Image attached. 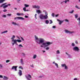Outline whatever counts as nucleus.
I'll return each mask as SVG.
<instances>
[{
    "mask_svg": "<svg viewBox=\"0 0 80 80\" xmlns=\"http://www.w3.org/2000/svg\"><path fill=\"white\" fill-rule=\"evenodd\" d=\"M18 74L19 75V76H22V71L21 70H19Z\"/></svg>",
    "mask_w": 80,
    "mask_h": 80,
    "instance_id": "nucleus-12",
    "label": "nucleus"
},
{
    "mask_svg": "<svg viewBox=\"0 0 80 80\" xmlns=\"http://www.w3.org/2000/svg\"><path fill=\"white\" fill-rule=\"evenodd\" d=\"M77 20L78 21V25L80 26V18H78L77 19Z\"/></svg>",
    "mask_w": 80,
    "mask_h": 80,
    "instance_id": "nucleus-15",
    "label": "nucleus"
},
{
    "mask_svg": "<svg viewBox=\"0 0 80 80\" xmlns=\"http://www.w3.org/2000/svg\"><path fill=\"white\" fill-rule=\"evenodd\" d=\"M75 43H76V44H78V41L77 40L75 41Z\"/></svg>",
    "mask_w": 80,
    "mask_h": 80,
    "instance_id": "nucleus-48",
    "label": "nucleus"
},
{
    "mask_svg": "<svg viewBox=\"0 0 80 80\" xmlns=\"http://www.w3.org/2000/svg\"><path fill=\"white\" fill-rule=\"evenodd\" d=\"M64 67H65V70H67V69H68V67H67V65H66Z\"/></svg>",
    "mask_w": 80,
    "mask_h": 80,
    "instance_id": "nucleus-41",
    "label": "nucleus"
},
{
    "mask_svg": "<svg viewBox=\"0 0 80 80\" xmlns=\"http://www.w3.org/2000/svg\"><path fill=\"white\" fill-rule=\"evenodd\" d=\"M18 46L20 47H23V46L22 44H19Z\"/></svg>",
    "mask_w": 80,
    "mask_h": 80,
    "instance_id": "nucleus-45",
    "label": "nucleus"
},
{
    "mask_svg": "<svg viewBox=\"0 0 80 80\" xmlns=\"http://www.w3.org/2000/svg\"><path fill=\"white\" fill-rule=\"evenodd\" d=\"M57 20L58 22H59V25H61L62 24V23H63V22H64V20L61 21L58 19H57Z\"/></svg>",
    "mask_w": 80,
    "mask_h": 80,
    "instance_id": "nucleus-13",
    "label": "nucleus"
},
{
    "mask_svg": "<svg viewBox=\"0 0 80 80\" xmlns=\"http://www.w3.org/2000/svg\"><path fill=\"white\" fill-rule=\"evenodd\" d=\"M74 12V10H72L71 11L69 12V13H71V14H72V13H73Z\"/></svg>",
    "mask_w": 80,
    "mask_h": 80,
    "instance_id": "nucleus-30",
    "label": "nucleus"
},
{
    "mask_svg": "<svg viewBox=\"0 0 80 80\" xmlns=\"http://www.w3.org/2000/svg\"><path fill=\"white\" fill-rule=\"evenodd\" d=\"M46 24H48L49 23V21L48 20H46L45 21Z\"/></svg>",
    "mask_w": 80,
    "mask_h": 80,
    "instance_id": "nucleus-25",
    "label": "nucleus"
},
{
    "mask_svg": "<svg viewBox=\"0 0 80 80\" xmlns=\"http://www.w3.org/2000/svg\"><path fill=\"white\" fill-rule=\"evenodd\" d=\"M24 15V14H23V13H20V15H23V16Z\"/></svg>",
    "mask_w": 80,
    "mask_h": 80,
    "instance_id": "nucleus-52",
    "label": "nucleus"
},
{
    "mask_svg": "<svg viewBox=\"0 0 80 80\" xmlns=\"http://www.w3.org/2000/svg\"><path fill=\"white\" fill-rule=\"evenodd\" d=\"M4 4V5H7V2L3 3Z\"/></svg>",
    "mask_w": 80,
    "mask_h": 80,
    "instance_id": "nucleus-60",
    "label": "nucleus"
},
{
    "mask_svg": "<svg viewBox=\"0 0 80 80\" xmlns=\"http://www.w3.org/2000/svg\"><path fill=\"white\" fill-rule=\"evenodd\" d=\"M4 4H2L0 6V7L1 8H2V7H3H3H4Z\"/></svg>",
    "mask_w": 80,
    "mask_h": 80,
    "instance_id": "nucleus-31",
    "label": "nucleus"
},
{
    "mask_svg": "<svg viewBox=\"0 0 80 80\" xmlns=\"http://www.w3.org/2000/svg\"><path fill=\"white\" fill-rule=\"evenodd\" d=\"M49 49V48L48 47H47L46 48V50H48Z\"/></svg>",
    "mask_w": 80,
    "mask_h": 80,
    "instance_id": "nucleus-46",
    "label": "nucleus"
},
{
    "mask_svg": "<svg viewBox=\"0 0 80 80\" xmlns=\"http://www.w3.org/2000/svg\"><path fill=\"white\" fill-rule=\"evenodd\" d=\"M5 0H0V3H3Z\"/></svg>",
    "mask_w": 80,
    "mask_h": 80,
    "instance_id": "nucleus-19",
    "label": "nucleus"
},
{
    "mask_svg": "<svg viewBox=\"0 0 80 80\" xmlns=\"http://www.w3.org/2000/svg\"><path fill=\"white\" fill-rule=\"evenodd\" d=\"M72 49L73 50H74V51H75V52H79V50H80V49H79L78 47L77 46H75L73 47Z\"/></svg>",
    "mask_w": 80,
    "mask_h": 80,
    "instance_id": "nucleus-3",
    "label": "nucleus"
},
{
    "mask_svg": "<svg viewBox=\"0 0 80 80\" xmlns=\"http://www.w3.org/2000/svg\"><path fill=\"white\" fill-rule=\"evenodd\" d=\"M73 80H77V78H74Z\"/></svg>",
    "mask_w": 80,
    "mask_h": 80,
    "instance_id": "nucleus-61",
    "label": "nucleus"
},
{
    "mask_svg": "<svg viewBox=\"0 0 80 80\" xmlns=\"http://www.w3.org/2000/svg\"><path fill=\"white\" fill-rule=\"evenodd\" d=\"M7 16L10 17V16H12V14H7Z\"/></svg>",
    "mask_w": 80,
    "mask_h": 80,
    "instance_id": "nucleus-42",
    "label": "nucleus"
},
{
    "mask_svg": "<svg viewBox=\"0 0 80 80\" xmlns=\"http://www.w3.org/2000/svg\"><path fill=\"white\" fill-rule=\"evenodd\" d=\"M55 65H56V66L57 68H58V64H57V63H55Z\"/></svg>",
    "mask_w": 80,
    "mask_h": 80,
    "instance_id": "nucleus-32",
    "label": "nucleus"
},
{
    "mask_svg": "<svg viewBox=\"0 0 80 80\" xmlns=\"http://www.w3.org/2000/svg\"><path fill=\"white\" fill-rule=\"evenodd\" d=\"M66 66V64H61V67H65V66Z\"/></svg>",
    "mask_w": 80,
    "mask_h": 80,
    "instance_id": "nucleus-23",
    "label": "nucleus"
},
{
    "mask_svg": "<svg viewBox=\"0 0 80 80\" xmlns=\"http://www.w3.org/2000/svg\"><path fill=\"white\" fill-rule=\"evenodd\" d=\"M20 37L21 38V40H22V41H24V39L23 38H22V37Z\"/></svg>",
    "mask_w": 80,
    "mask_h": 80,
    "instance_id": "nucleus-43",
    "label": "nucleus"
},
{
    "mask_svg": "<svg viewBox=\"0 0 80 80\" xmlns=\"http://www.w3.org/2000/svg\"><path fill=\"white\" fill-rule=\"evenodd\" d=\"M37 58V55H36V54L34 55L33 56V58L35 59V58Z\"/></svg>",
    "mask_w": 80,
    "mask_h": 80,
    "instance_id": "nucleus-27",
    "label": "nucleus"
},
{
    "mask_svg": "<svg viewBox=\"0 0 80 80\" xmlns=\"http://www.w3.org/2000/svg\"><path fill=\"white\" fill-rule=\"evenodd\" d=\"M12 46H14L15 44H16V45H18V43L17 42V41H16V40L14 41L13 42H12Z\"/></svg>",
    "mask_w": 80,
    "mask_h": 80,
    "instance_id": "nucleus-8",
    "label": "nucleus"
},
{
    "mask_svg": "<svg viewBox=\"0 0 80 80\" xmlns=\"http://www.w3.org/2000/svg\"><path fill=\"white\" fill-rule=\"evenodd\" d=\"M54 13H52V17H55V16H54Z\"/></svg>",
    "mask_w": 80,
    "mask_h": 80,
    "instance_id": "nucleus-47",
    "label": "nucleus"
},
{
    "mask_svg": "<svg viewBox=\"0 0 80 80\" xmlns=\"http://www.w3.org/2000/svg\"><path fill=\"white\" fill-rule=\"evenodd\" d=\"M66 55H67L68 56V58H71V57H72L70 55L68 54V53H67V52H66Z\"/></svg>",
    "mask_w": 80,
    "mask_h": 80,
    "instance_id": "nucleus-21",
    "label": "nucleus"
},
{
    "mask_svg": "<svg viewBox=\"0 0 80 80\" xmlns=\"http://www.w3.org/2000/svg\"><path fill=\"white\" fill-rule=\"evenodd\" d=\"M15 41L18 42L19 43H20V42H22V40L20 39H15Z\"/></svg>",
    "mask_w": 80,
    "mask_h": 80,
    "instance_id": "nucleus-18",
    "label": "nucleus"
},
{
    "mask_svg": "<svg viewBox=\"0 0 80 80\" xmlns=\"http://www.w3.org/2000/svg\"><path fill=\"white\" fill-rule=\"evenodd\" d=\"M59 15L58 14H57L56 15H55L56 17H58V16Z\"/></svg>",
    "mask_w": 80,
    "mask_h": 80,
    "instance_id": "nucleus-62",
    "label": "nucleus"
},
{
    "mask_svg": "<svg viewBox=\"0 0 80 80\" xmlns=\"http://www.w3.org/2000/svg\"><path fill=\"white\" fill-rule=\"evenodd\" d=\"M20 61L21 65H23L24 64V63H23V59L21 58L20 59Z\"/></svg>",
    "mask_w": 80,
    "mask_h": 80,
    "instance_id": "nucleus-17",
    "label": "nucleus"
},
{
    "mask_svg": "<svg viewBox=\"0 0 80 80\" xmlns=\"http://www.w3.org/2000/svg\"><path fill=\"white\" fill-rule=\"evenodd\" d=\"M3 65L2 64H0V68L2 69V68H3Z\"/></svg>",
    "mask_w": 80,
    "mask_h": 80,
    "instance_id": "nucleus-28",
    "label": "nucleus"
},
{
    "mask_svg": "<svg viewBox=\"0 0 80 80\" xmlns=\"http://www.w3.org/2000/svg\"><path fill=\"white\" fill-rule=\"evenodd\" d=\"M17 15H18V16H20V13H17L16 14Z\"/></svg>",
    "mask_w": 80,
    "mask_h": 80,
    "instance_id": "nucleus-38",
    "label": "nucleus"
},
{
    "mask_svg": "<svg viewBox=\"0 0 80 80\" xmlns=\"http://www.w3.org/2000/svg\"><path fill=\"white\" fill-rule=\"evenodd\" d=\"M15 38V36L14 35H13L12 37L11 38V39L12 40L11 41L12 42L15 41V39H14Z\"/></svg>",
    "mask_w": 80,
    "mask_h": 80,
    "instance_id": "nucleus-11",
    "label": "nucleus"
},
{
    "mask_svg": "<svg viewBox=\"0 0 80 80\" xmlns=\"http://www.w3.org/2000/svg\"><path fill=\"white\" fill-rule=\"evenodd\" d=\"M3 80H7L8 79V78L6 76H4L3 78Z\"/></svg>",
    "mask_w": 80,
    "mask_h": 80,
    "instance_id": "nucleus-16",
    "label": "nucleus"
},
{
    "mask_svg": "<svg viewBox=\"0 0 80 80\" xmlns=\"http://www.w3.org/2000/svg\"><path fill=\"white\" fill-rule=\"evenodd\" d=\"M60 51H59V50H58L57 51V52H56L57 54H60Z\"/></svg>",
    "mask_w": 80,
    "mask_h": 80,
    "instance_id": "nucleus-29",
    "label": "nucleus"
},
{
    "mask_svg": "<svg viewBox=\"0 0 80 80\" xmlns=\"http://www.w3.org/2000/svg\"><path fill=\"white\" fill-rule=\"evenodd\" d=\"M19 68H20L21 69H22V70H23V67H22V66H19Z\"/></svg>",
    "mask_w": 80,
    "mask_h": 80,
    "instance_id": "nucleus-37",
    "label": "nucleus"
},
{
    "mask_svg": "<svg viewBox=\"0 0 80 80\" xmlns=\"http://www.w3.org/2000/svg\"><path fill=\"white\" fill-rule=\"evenodd\" d=\"M42 77H43V76H39L38 77V78H42Z\"/></svg>",
    "mask_w": 80,
    "mask_h": 80,
    "instance_id": "nucleus-50",
    "label": "nucleus"
},
{
    "mask_svg": "<svg viewBox=\"0 0 80 80\" xmlns=\"http://www.w3.org/2000/svg\"><path fill=\"white\" fill-rule=\"evenodd\" d=\"M23 10L24 11V12H27V11L26 10V8L24 7L23 8Z\"/></svg>",
    "mask_w": 80,
    "mask_h": 80,
    "instance_id": "nucleus-36",
    "label": "nucleus"
},
{
    "mask_svg": "<svg viewBox=\"0 0 80 80\" xmlns=\"http://www.w3.org/2000/svg\"><path fill=\"white\" fill-rule=\"evenodd\" d=\"M56 28V27L55 26H53V27H52V28Z\"/></svg>",
    "mask_w": 80,
    "mask_h": 80,
    "instance_id": "nucleus-53",
    "label": "nucleus"
},
{
    "mask_svg": "<svg viewBox=\"0 0 80 80\" xmlns=\"http://www.w3.org/2000/svg\"><path fill=\"white\" fill-rule=\"evenodd\" d=\"M25 18H28V16L26 15L25 16Z\"/></svg>",
    "mask_w": 80,
    "mask_h": 80,
    "instance_id": "nucleus-56",
    "label": "nucleus"
},
{
    "mask_svg": "<svg viewBox=\"0 0 80 80\" xmlns=\"http://www.w3.org/2000/svg\"><path fill=\"white\" fill-rule=\"evenodd\" d=\"M75 18H78V15L77 14L75 15Z\"/></svg>",
    "mask_w": 80,
    "mask_h": 80,
    "instance_id": "nucleus-34",
    "label": "nucleus"
},
{
    "mask_svg": "<svg viewBox=\"0 0 80 80\" xmlns=\"http://www.w3.org/2000/svg\"><path fill=\"white\" fill-rule=\"evenodd\" d=\"M14 20H24L25 18L22 17H16L14 18Z\"/></svg>",
    "mask_w": 80,
    "mask_h": 80,
    "instance_id": "nucleus-4",
    "label": "nucleus"
},
{
    "mask_svg": "<svg viewBox=\"0 0 80 80\" xmlns=\"http://www.w3.org/2000/svg\"><path fill=\"white\" fill-rule=\"evenodd\" d=\"M71 45L72 46V47H75V44L73 43H72Z\"/></svg>",
    "mask_w": 80,
    "mask_h": 80,
    "instance_id": "nucleus-33",
    "label": "nucleus"
},
{
    "mask_svg": "<svg viewBox=\"0 0 80 80\" xmlns=\"http://www.w3.org/2000/svg\"><path fill=\"white\" fill-rule=\"evenodd\" d=\"M11 4H8V5H4V6H3V8L4 9H5V8H7L8 7V6H11Z\"/></svg>",
    "mask_w": 80,
    "mask_h": 80,
    "instance_id": "nucleus-9",
    "label": "nucleus"
},
{
    "mask_svg": "<svg viewBox=\"0 0 80 80\" xmlns=\"http://www.w3.org/2000/svg\"><path fill=\"white\" fill-rule=\"evenodd\" d=\"M7 32H8V31H7V30L5 31H4L2 32L1 33V34H3V33H7Z\"/></svg>",
    "mask_w": 80,
    "mask_h": 80,
    "instance_id": "nucleus-22",
    "label": "nucleus"
},
{
    "mask_svg": "<svg viewBox=\"0 0 80 80\" xmlns=\"http://www.w3.org/2000/svg\"><path fill=\"white\" fill-rule=\"evenodd\" d=\"M12 24L14 25H17V26H19V24H17V23H16V22H12Z\"/></svg>",
    "mask_w": 80,
    "mask_h": 80,
    "instance_id": "nucleus-14",
    "label": "nucleus"
},
{
    "mask_svg": "<svg viewBox=\"0 0 80 80\" xmlns=\"http://www.w3.org/2000/svg\"><path fill=\"white\" fill-rule=\"evenodd\" d=\"M65 22H69V21H68V20L67 19H66L65 20Z\"/></svg>",
    "mask_w": 80,
    "mask_h": 80,
    "instance_id": "nucleus-44",
    "label": "nucleus"
},
{
    "mask_svg": "<svg viewBox=\"0 0 80 80\" xmlns=\"http://www.w3.org/2000/svg\"><path fill=\"white\" fill-rule=\"evenodd\" d=\"M18 66H13L12 67V68H11V70H14V69L15 71H17V68Z\"/></svg>",
    "mask_w": 80,
    "mask_h": 80,
    "instance_id": "nucleus-7",
    "label": "nucleus"
},
{
    "mask_svg": "<svg viewBox=\"0 0 80 80\" xmlns=\"http://www.w3.org/2000/svg\"><path fill=\"white\" fill-rule=\"evenodd\" d=\"M36 12L37 13H38V14H39V13H41V12L40 11V10H37L36 11Z\"/></svg>",
    "mask_w": 80,
    "mask_h": 80,
    "instance_id": "nucleus-20",
    "label": "nucleus"
},
{
    "mask_svg": "<svg viewBox=\"0 0 80 80\" xmlns=\"http://www.w3.org/2000/svg\"><path fill=\"white\" fill-rule=\"evenodd\" d=\"M75 7L76 8H77L79 9V8H78V7L77 6H76Z\"/></svg>",
    "mask_w": 80,
    "mask_h": 80,
    "instance_id": "nucleus-54",
    "label": "nucleus"
},
{
    "mask_svg": "<svg viewBox=\"0 0 80 80\" xmlns=\"http://www.w3.org/2000/svg\"><path fill=\"white\" fill-rule=\"evenodd\" d=\"M3 12H7V10L6 9H4V10H3Z\"/></svg>",
    "mask_w": 80,
    "mask_h": 80,
    "instance_id": "nucleus-40",
    "label": "nucleus"
},
{
    "mask_svg": "<svg viewBox=\"0 0 80 80\" xmlns=\"http://www.w3.org/2000/svg\"><path fill=\"white\" fill-rule=\"evenodd\" d=\"M25 77L27 80H31L32 76L30 74H28V76H25Z\"/></svg>",
    "mask_w": 80,
    "mask_h": 80,
    "instance_id": "nucleus-6",
    "label": "nucleus"
},
{
    "mask_svg": "<svg viewBox=\"0 0 80 80\" xmlns=\"http://www.w3.org/2000/svg\"><path fill=\"white\" fill-rule=\"evenodd\" d=\"M67 2H70V0H65V1H63V2H64L65 3V4L67 3Z\"/></svg>",
    "mask_w": 80,
    "mask_h": 80,
    "instance_id": "nucleus-24",
    "label": "nucleus"
},
{
    "mask_svg": "<svg viewBox=\"0 0 80 80\" xmlns=\"http://www.w3.org/2000/svg\"><path fill=\"white\" fill-rule=\"evenodd\" d=\"M2 17L3 18H6V17H7V16L5 15H3L2 16Z\"/></svg>",
    "mask_w": 80,
    "mask_h": 80,
    "instance_id": "nucleus-35",
    "label": "nucleus"
},
{
    "mask_svg": "<svg viewBox=\"0 0 80 80\" xmlns=\"http://www.w3.org/2000/svg\"><path fill=\"white\" fill-rule=\"evenodd\" d=\"M35 41L37 43H38V44L42 43V45L41 46V48L43 47L44 48L47 47H48V46L50 45L51 44H52L53 43L52 42H45V40L44 39L42 38H38L36 36H35Z\"/></svg>",
    "mask_w": 80,
    "mask_h": 80,
    "instance_id": "nucleus-1",
    "label": "nucleus"
},
{
    "mask_svg": "<svg viewBox=\"0 0 80 80\" xmlns=\"http://www.w3.org/2000/svg\"><path fill=\"white\" fill-rule=\"evenodd\" d=\"M65 32L66 33H69V34H72L74 33V31H70L67 30H65Z\"/></svg>",
    "mask_w": 80,
    "mask_h": 80,
    "instance_id": "nucleus-5",
    "label": "nucleus"
},
{
    "mask_svg": "<svg viewBox=\"0 0 80 80\" xmlns=\"http://www.w3.org/2000/svg\"><path fill=\"white\" fill-rule=\"evenodd\" d=\"M10 60H7L6 61V63H8V62H10Z\"/></svg>",
    "mask_w": 80,
    "mask_h": 80,
    "instance_id": "nucleus-49",
    "label": "nucleus"
},
{
    "mask_svg": "<svg viewBox=\"0 0 80 80\" xmlns=\"http://www.w3.org/2000/svg\"><path fill=\"white\" fill-rule=\"evenodd\" d=\"M24 5L26 8V7H29V5H27L26 4H24Z\"/></svg>",
    "mask_w": 80,
    "mask_h": 80,
    "instance_id": "nucleus-26",
    "label": "nucleus"
},
{
    "mask_svg": "<svg viewBox=\"0 0 80 80\" xmlns=\"http://www.w3.org/2000/svg\"><path fill=\"white\" fill-rule=\"evenodd\" d=\"M45 15L44 16L43 14H41L39 16L40 19L42 20V19H47L48 18V12H45Z\"/></svg>",
    "mask_w": 80,
    "mask_h": 80,
    "instance_id": "nucleus-2",
    "label": "nucleus"
},
{
    "mask_svg": "<svg viewBox=\"0 0 80 80\" xmlns=\"http://www.w3.org/2000/svg\"><path fill=\"white\" fill-rule=\"evenodd\" d=\"M35 17L36 19H37V14H35Z\"/></svg>",
    "mask_w": 80,
    "mask_h": 80,
    "instance_id": "nucleus-55",
    "label": "nucleus"
},
{
    "mask_svg": "<svg viewBox=\"0 0 80 80\" xmlns=\"http://www.w3.org/2000/svg\"><path fill=\"white\" fill-rule=\"evenodd\" d=\"M30 67H31L33 68V65L32 64V65H30Z\"/></svg>",
    "mask_w": 80,
    "mask_h": 80,
    "instance_id": "nucleus-58",
    "label": "nucleus"
},
{
    "mask_svg": "<svg viewBox=\"0 0 80 80\" xmlns=\"http://www.w3.org/2000/svg\"><path fill=\"white\" fill-rule=\"evenodd\" d=\"M43 12H44L45 13V12H46L47 11H46L45 10H43Z\"/></svg>",
    "mask_w": 80,
    "mask_h": 80,
    "instance_id": "nucleus-63",
    "label": "nucleus"
},
{
    "mask_svg": "<svg viewBox=\"0 0 80 80\" xmlns=\"http://www.w3.org/2000/svg\"><path fill=\"white\" fill-rule=\"evenodd\" d=\"M32 8H38V9H39L40 8V6L34 5L32 6Z\"/></svg>",
    "mask_w": 80,
    "mask_h": 80,
    "instance_id": "nucleus-10",
    "label": "nucleus"
},
{
    "mask_svg": "<svg viewBox=\"0 0 80 80\" xmlns=\"http://www.w3.org/2000/svg\"><path fill=\"white\" fill-rule=\"evenodd\" d=\"M17 38H18V39H20V38L19 37L17 36Z\"/></svg>",
    "mask_w": 80,
    "mask_h": 80,
    "instance_id": "nucleus-59",
    "label": "nucleus"
},
{
    "mask_svg": "<svg viewBox=\"0 0 80 80\" xmlns=\"http://www.w3.org/2000/svg\"><path fill=\"white\" fill-rule=\"evenodd\" d=\"M22 54L23 57H25V53H22Z\"/></svg>",
    "mask_w": 80,
    "mask_h": 80,
    "instance_id": "nucleus-51",
    "label": "nucleus"
},
{
    "mask_svg": "<svg viewBox=\"0 0 80 80\" xmlns=\"http://www.w3.org/2000/svg\"><path fill=\"white\" fill-rule=\"evenodd\" d=\"M50 22L49 24H52V23H53V21H52V20H50Z\"/></svg>",
    "mask_w": 80,
    "mask_h": 80,
    "instance_id": "nucleus-39",
    "label": "nucleus"
},
{
    "mask_svg": "<svg viewBox=\"0 0 80 80\" xmlns=\"http://www.w3.org/2000/svg\"><path fill=\"white\" fill-rule=\"evenodd\" d=\"M63 2H63V1H62V2H61V4H62V3H63Z\"/></svg>",
    "mask_w": 80,
    "mask_h": 80,
    "instance_id": "nucleus-64",
    "label": "nucleus"
},
{
    "mask_svg": "<svg viewBox=\"0 0 80 80\" xmlns=\"http://www.w3.org/2000/svg\"><path fill=\"white\" fill-rule=\"evenodd\" d=\"M0 78H3V76L2 75H0Z\"/></svg>",
    "mask_w": 80,
    "mask_h": 80,
    "instance_id": "nucleus-57",
    "label": "nucleus"
}]
</instances>
